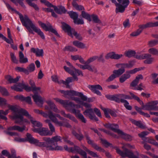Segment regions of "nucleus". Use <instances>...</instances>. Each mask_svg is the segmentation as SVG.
Instances as JSON below:
<instances>
[{
	"mask_svg": "<svg viewBox=\"0 0 158 158\" xmlns=\"http://www.w3.org/2000/svg\"><path fill=\"white\" fill-rule=\"evenodd\" d=\"M54 99L56 102H59L63 105L66 110L74 114L82 122L84 123H86V120L83 115L80 113V110L74 108L75 107H77V108H80V107L78 106V105L74 104L72 102H69L68 100H64L57 98H55Z\"/></svg>",
	"mask_w": 158,
	"mask_h": 158,
	"instance_id": "obj_1",
	"label": "nucleus"
},
{
	"mask_svg": "<svg viewBox=\"0 0 158 158\" xmlns=\"http://www.w3.org/2000/svg\"><path fill=\"white\" fill-rule=\"evenodd\" d=\"M3 2L6 4L8 10H11V11H14L16 13L19 15L22 25L26 27L30 33L34 34L32 30L28 26V25L31 21L28 17L27 15H24V16H23L21 14L13 8L9 3L6 2L5 1H3Z\"/></svg>",
	"mask_w": 158,
	"mask_h": 158,
	"instance_id": "obj_2",
	"label": "nucleus"
},
{
	"mask_svg": "<svg viewBox=\"0 0 158 158\" xmlns=\"http://www.w3.org/2000/svg\"><path fill=\"white\" fill-rule=\"evenodd\" d=\"M116 152L123 157H127L129 158H139V153L137 151L135 152L136 154L134 155L132 151L127 148L124 149V152H122L117 147H114Z\"/></svg>",
	"mask_w": 158,
	"mask_h": 158,
	"instance_id": "obj_3",
	"label": "nucleus"
},
{
	"mask_svg": "<svg viewBox=\"0 0 158 158\" xmlns=\"http://www.w3.org/2000/svg\"><path fill=\"white\" fill-rule=\"evenodd\" d=\"M118 3L116 5V7L115 12L123 13L124 12L125 8H127L129 4V0H117Z\"/></svg>",
	"mask_w": 158,
	"mask_h": 158,
	"instance_id": "obj_4",
	"label": "nucleus"
},
{
	"mask_svg": "<svg viewBox=\"0 0 158 158\" xmlns=\"http://www.w3.org/2000/svg\"><path fill=\"white\" fill-rule=\"evenodd\" d=\"M139 100L142 102H138L142 106V109L148 110H155L156 106L158 104V101H154L150 102L145 105H144L143 102L139 99Z\"/></svg>",
	"mask_w": 158,
	"mask_h": 158,
	"instance_id": "obj_5",
	"label": "nucleus"
},
{
	"mask_svg": "<svg viewBox=\"0 0 158 158\" xmlns=\"http://www.w3.org/2000/svg\"><path fill=\"white\" fill-rule=\"evenodd\" d=\"M8 107L9 110H11L13 112L14 115L12 116L15 115V114H22L24 116H26L27 114H28V113L27 110L22 108H19L17 106H12L8 105ZM13 118V117H12Z\"/></svg>",
	"mask_w": 158,
	"mask_h": 158,
	"instance_id": "obj_6",
	"label": "nucleus"
},
{
	"mask_svg": "<svg viewBox=\"0 0 158 158\" xmlns=\"http://www.w3.org/2000/svg\"><path fill=\"white\" fill-rule=\"evenodd\" d=\"M84 136L87 140L88 144L91 145L92 147L96 150L102 152H105V151L103 148L99 147L96 143L94 142V141L91 140L90 137H89L88 133L87 131H84Z\"/></svg>",
	"mask_w": 158,
	"mask_h": 158,
	"instance_id": "obj_7",
	"label": "nucleus"
},
{
	"mask_svg": "<svg viewBox=\"0 0 158 158\" xmlns=\"http://www.w3.org/2000/svg\"><path fill=\"white\" fill-rule=\"evenodd\" d=\"M112 101L118 103L120 102L123 103L124 106L127 109L129 110H131L132 109V107L129 105V103L127 100L123 98L120 99L119 94L114 95Z\"/></svg>",
	"mask_w": 158,
	"mask_h": 158,
	"instance_id": "obj_8",
	"label": "nucleus"
},
{
	"mask_svg": "<svg viewBox=\"0 0 158 158\" xmlns=\"http://www.w3.org/2000/svg\"><path fill=\"white\" fill-rule=\"evenodd\" d=\"M38 23L41 27L46 31H50L51 32L54 33L57 37H60V35L57 33V31L55 29L53 28L52 26L49 23H47V25L40 21L38 22Z\"/></svg>",
	"mask_w": 158,
	"mask_h": 158,
	"instance_id": "obj_9",
	"label": "nucleus"
},
{
	"mask_svg": "<svg viewBox=\"0 0 158 158\" xmlns=\"http://www.w3.org/2000/svg\"><path fill=\"white\" fill-rule=\"evenodd\" d=\"M98 58V56H94L88 58L85 61L86 65H88L89 66V68L88 69L89 71L94 73H96L98 72L97 69L95 66L89 64L90 63L93 62L97 60Z\"/></svg>",
	"mask_w": 158,
	"mask_h": 158,
	"instance_id": "obj_10",
	"label": "nucleus"
},
{
	"mask_svg": "<svg viewBox=\"0 0 158 158\" xmlns=\"http://www.w3.org/2000/svg\"><path fill=\"white\" fill-rule=\"evenodd\" d=\"M42 139L44 141L48 142L50 145H52L53 144H57V142L60 141L61 138L60 136L57 135L52 137L51 138L44 137Z\"/></svg>",
	"mask_w": 158,
	"mask_h": 158,
	"instance_id": "obj_11",
	"label": "nucleus"
},
{
	"mask_svg": "<svg viewBox=\"0 0 158 158\" xmlns=\"http://www.w3.org/2000/svg\"><path fill=\"white\" fill-rule=\"evenodd\" d=\"M23 115L22 114H15V115L13 117V119H16L15 123H18L20 125H23L25 123H29L30 122L27 119L23 118Z\"/></svg>",
	"mask_w": 158,
	"mask_h": 158,
	"instance_id": "obj_12",
	"label": "nucleus"
},
{
	"mask_svg": "<svg viewBox=\"0 0 158 158\" xmlns=\"http://www.w3.org/2000/svg\"><path fill=\"white\" fill-rule=\"evenodd\" d=\"M74 151L82 156L83 158H87V154L86 152L81 149L78 146L74 145V148L71 147L69 148L68 152H73Z\"/></svg>",
	"mask_w": 158,
	"mask_h": 158,
	"instance_id": "obj_13",
	"label": "nucleus"
},
{
	"mask_svg": "<svg viewBox=\"0 0 158 158\" xmlns=\"http://www.w3.org/2000/svg\"><path fill=\"white\" fill-rule=\"evenodd\" d=\"M33 131L35 132L39 133L42 136L51 135L52 133L47 128L42 127L40 128H34Z\"/></svg>",
	"mask_w": 158,
	"mask_h": 158,
	"instance_id": "obj_14",
	"label": "nucleus"
},
{
	"mask_svg": "<svg viewBox=\"0 0 158 158\" xmlns=\"http://www.w3.org/2000/svg\"><path fill=\"white\" fill-rule=\"evenodd\" d=\"M67 95L70 96H79L81 100L84 101H86L87 100V97L84 95L83 93L73 90H67Z\"/></svg>",
	"mask_w": 158,
	"mask_h": 158,
	"instance_id": "obj_15",
	"label": "nucleus"
},
{
	"mask_svg": "<svg viewBox=\"0 0 158 158\" xmlns=\"http://www.w3.org/2000/svg\"><path fill=\"white\" fill-rule=\"evenodd\" d=\"M83 114L85 116H88L91 120H94L96 121L98 120V118L94 114L93 110L91 108L86 110L83 112Z\"/></svg>",
	"mask_w": 158,
	"mask_h": 158,
	"instance_id": "obj_16",
	"label": "nucleus"
},
{
	"mask_svg": "<svg viewBox=\"0 0 158 158\" xmlns=\"http://www.w3.org/2000/svg\"><path fill=\"white\" fill-rule=\"evenodd\" d=\"M129 94L131 95V96L125 94H119L120 99L123 98L124 99H127L129 100L134 99L135 100H136L138 102H140V103L141 102L142 103V102L139 100V97L135 95L131 92H130Z\"/></svg>",
	"mask_w": 158,
	"mask_h": 158,
	"instance_id": "obj_17",
	"label": "nucleus"
},
{
	"mask_svg": "<svg viewBox=\"0 0 158 158\" xmlns=\"http://www.w3.org/2000/svg\"><path fill=\"white\" fill-rule=\"evenodd\" d=\"M30 28H31L32 29L33 31L36 33L38 35H40V37L43 39H44L45 38V36L42 31L41 30L37 27L35 25L32 23L31 21V22L28 25Z\"/></svg>",
	"mask_w": 158,
	"mask_h": 158,
	"instance_id": "obj_18",
	"label": "nucleus"
},
{
	"mask_svg": "<svg viewBox=\"0 0 158 158\" xmlns=\"http://www.w3.org/2000/svg\"><path fill=\"white\" fill-rule=\"evenodd\" d=\"M30 28H31L32 29L33 31L36 33L38 35H40V37L43 39H44L45 38V36L42 31L41 30L37 27L35 25L32 23L31 21V22L28 25Z\"/></svg>",
	"mask_w": 158,
	"mask_h": 158,
	"instance_id": "obj_19",
	"label": "nucleus"
},
{
	"mask_svg": "<svg viewBox=\"0 0 158 158\" xmlns=\"http://www.w3.org/2000/svg\"><path fill=\"white\" fill-rule=\"evenodd\" d=\"M88 88L94 93L96 94L97 95L100 96L101 95V92L98 90V89L101 90H102V86L99 85H89L88 86Z\"/></svg>",
	"mask_w": 158,
	"mask_h": 158,
	"instance_id": "obj_20",
	"label": "nucleus"
},
{
	"mask_svg": "<svg viewBox=\"0 0 158 158\" xmlns=\"http://www.w3.org/2000/svg\"><path fill=\"white\" fill-rule=\"evenodd\" d=\"M32 97L34 102L39 107H41L44 103V99L41 96L37 94H34Z\"/></svg>",
	"mask_w": 158,
	"mask_h": 158,
	"instance_id": "obj_21",
	"label": "nucleus"
},
{
	"mask_svg": "<svg viewBox=\"0 0 158 158\" xmlns=\"http://www.w3.org/2000/svg\"><path fill=\"white\" fill-rule=\"evenodd\" d=\"M123 56V55L121 54H116L114 52H112L107 53L105 56V58L106 59H108L109 58L111 59H114L115 60H118Z\"/></svg>",
	"mask_w": 158,
	"mask_h": 158,
	"instance_id": "obj_22",
	"label": "nucleus"
},
{
	"mask_svg": "<svg viewBox=\"0 0 158 158\" xmlns=\"http://www.w3.org/2000/svg\"><path fill=\"white\" fill-rule=\"evenodd\" d=\"M104 127L107 128H109L114 131L117 133L118 134L121 130L118 129L119 126L116 124L107 123L104 125Z\"/></svg>",
	"mask_w": 158,
	"mask_h": 158,
	"instance_id": "obj_23",
	"label": "nucleus"
},
{
	"mask_svg": "<svg viewBox=\"0 0 158 158\" xmlns=\"http://www.w3.org/2000/svg\"><path fill=\"white\" fill-rule=\"evenodd\" d=\"M62 26V27L63 30L65 32H67L68 34L72 38L73 37V34L72 33V30L74 29L73 28H71V27L66 23L62 22L61 23Z\"/></svg>",
	"mask_w": 158,
	"mask_h": 158,
	"instance_id": "obj_24",
	"label": "nucleus"
},
{
	"mask_svg": "<svg viewBox=\"0 0 158 158\" xmlns=\"http://www.w3.org/2000/svg\"><path fill=\"white\" fill-rule=\"evenodd\" d=\"M134 65V62L133 61H129L128 63L117 64L116 66L118 68H130L132 67Z\"/></svg>",
	"mask_w": 158,
	"mask_h": 158,
	"instance_id": "obj_25",
	"label": "nucleus"
},
{
	"mask_svg": "<svg viewBox=\"0 0 158 158\" xmlns=\"http://www.w3.org/2000/svg\"><path fill=\"white\" fill-rule=\"evenodd\" d=\"M52 7L54 8L55 11L59 14H65L67 11L65 7L61 6H59L57 7L53 5Z\"/></svg>",
	"mask_w": 158,
	"mask_h": 158,
	"instance_id": "obj_26",
	"label": "nucleus"
},
{
	"mask_svg": "<svg viewBox=\"0 0 158 158\" xmlns=\"http://www.w3.org/2000/svg\"><path fill=\"white\" fill-rule=\"evenodd\" d=\"M25 128L26 127L24 125L22 127L14 125L9 127L7 128V130L8 131H17L19 132H22L25 130Z\"/></svg>",
	"mask_w": 158,
	"mask_h": 158,
	"instance_id": "obj_27",
	"label": "nucleus"
},
{
	"mask_svg": "<svg viewBox=\"0 0 158 158\" xmlns=\"http://www.w3.org/2000/svg\"><path fill=\"white\" fill-rule=\"evenodd\" d=\"M52 120L55 123L58 124L60 126H63L67 128H70L71 127V126L68 123L59 122L58 121L57 119H56L53 116L52 117Z\"/></svg>",
	"mask_w": 158,
	"mask_h": 158,
	"instance_id": "obj_28",
	"label": "nucleus"
},
{
	"mask_svg": "<svg viewBox=\"0 0 158 158\" xmlns=\"http://www.w3.org/2000/svg\"><path fill=\"white\" fill-rule=\"evenodd\" d=\"M28 115L27 114L26 116L30 120L31 123L34 126L38 127L42 126V124L40 122L34 120L31 115L29 114L28 113Z\"/></svg>",
	"mask_w": 158,
	"mask_h": 158,
	"instance_id": "obj_29",
	"label": "nucleus"
},
{
	"mask_svg": "<svg viewBox=\"0 0 158 158\" xmlns=\"http://www.w3.org/2000/svg\"><path fill=\"white\" fill-rule=\"evenodd\" d=\"M32 52L35 53L36 56H43L44 55V51L42 49H40L38 48H32L31 49Z\"/></svg>",
	"mask_w": 158,
	"mask_h": 158,
	"instance_id": "obj_30",
	"label": "nucleus"
},
{
	"mask_svg": "<svg viewBox=\"0 0 158 158\" xmlns=\"http://www.w3.org/2000/svg\"><path fill=\"white\" fill-rule=\"evenodd\" d=\"M19 76H17L16 78H13L11 76L7 75L5 76V78L10 83H15L17 82L20 78Z\"/></svg>",
	"mask_w": 158,
	"mask_h": 158,
	"instance_id": "obj_31",
	"label": "nucleus"
},
{
	"mask_svg": "<svg viewBox=\"0 0 158 158\" xmlns=\"http://www.w3.org/2000/svg\"><path fill=\"white\" fill-rule=\"evenodd\" d=\"M64 69L66 72H68L73 76V78L75 80H76L77 81L78 80V78L76 75H75V72L73 69H71L70 68V67H68L66 66H64Z\"/></svg>",
	"mask_w": 158,
	"mask_h": 158,
	"instance_id": "obj_32",
	"label": "nucleus"
},
{
	"mask_svg": "<svg viewBox=\"0 0 158 158\" xmlns=\"http://www.w3.org/2000/svg\"><path fill=\"white\" fill-rule=\"evenodd\" d=\"M118 134L120 135L121 137L126 140L131 141L132 139L131 136L125 133H124L121 130Z\"/></svg>",
	"mask_w": 158,
	"mask_h": 158,
	"instance_id": "obj_33",
	"label": "nucleus"
},
{
	"mask_svg": "<svg viewBox=\"0 0 158 158\" xmlns=\"http://www.w3.org/2000/svg\"><path fill=\"white\" fill-rule=\"evenodd\" d=\"M19 61L20 63L25 64L28 62L27 58L24 57V55L22 51L19 52Z\"/></svg>",
	"mask_w": 158,
	"mask_h": 158,
	"instance_id": "obj_34",
	"label": "nucleus"
},
{
	"mask_svg": "<svg viewBox=\"0 0 158 158\" xmlns=\"http://www.w3.org/2000/svg\"><path fill=\"white\" fill-rule=\"evenodd\" d=\"M143 77L142 75H139L137 76L135 79L133 80L131 83L130 86L135 87L138 83L140 79H142Z\"/></svg>",
	"mask_w": 158,
	"mask_h": 158,
	"instance_id": "obj_35",
	"label": "nucleus"
},
{
	"mask_svg": "<svg viewBox=\"0 0 158 158\" xmlns=\"http://www.w3.org/2000/svg\"><path fill=\"white\" fill-rule=\"evenodd\" d=\"M38 141L37 142L34 143L39 147H45L47 150H49V148L50 147V145L48 142L46 141L45 142H39L38 140Z\"/></svg>",
	"mask_w": 158,
	"mask_h": 158,
	"instance_id": "obj_36",
	"label": "nucleus"
},
{
	"mask_svg": "<svg viewBox=\"0 0 158 158\" xmlns=\"http://www.w3.org/2000/svg\"><path fill=\"white\" fill-rule=\"evenodd\" d=\"M63 148L62 147L57 146V144H53L52 145H50L49 148V150L51 151L54 150H62Z\"/></svg>",
	"mask_w": 158,
	"mask_h": 158,
	"instance_id": "obj_37",
	"label": "nucleus"
},
{
	"mask_svg": "<svg viewBox=\"0 0 158 158\" xmlns=\"http://www.w3.org/2000/svg\"><path fill=\"white\" fill-rule=\"evenodd\" d=\"M150 56H151V54L148 53H144L140 55H136L134 57L138 59L143 60L145 59L146 58H148Z\"/></svg>",
	"mask_w": 158,
	"mask_h": 158,
	"instance_id": "obj_38",
	"label": "nucleus"
},
{
	"mask_svg": "<svg viewBox=\"0 0 158 158\" xmlns=\"http://www.w3.org/2000/svg\"><path fill=\"white\" fill-rule=\"evenodd\" d=\"M29 83L31 86V87L33 88V92L39 91L40 93H42V92L40 90V87H36L35 86V83L33 81L30 80L29 81Z\"/></svg>",
	"mask_w": 158,
	"mask_h": 158,
	"instance_id": "obj_39",
	"label": "nucleus"
},
{
	"mask_svg": "<svg viewBox=\"0 0 158 158\" xmlns=\"http://www.w3.org/2000/svg\"><path fill=\"white\" fill-rule=\"evenodd\" d=\"M73 44L74 45L78 48L83 49L86 48L84 44L78 41H74L73 42Z\"/></svg>",
	"mask_w": 158,
	"mask_h": 158,
	"instance_id": "obj_40",
	"label": "nucleus"
},
{
	"mask_svg": "<svg viewBox=\"0 0 158 158\" xmlns=\"http://www.w3.org/2000/svg\"><path fill=\"white\" fill-rule=\"evenodd\" d=\"M72 133L76 138L80 141L81 140L84 138V136L81 132H79V134H78L75 131L73 130Z\"/></svg>",
	"mask_w": 158,
	"mask_h": 158,
	"instance_id": "obj_41",
	"label": "nucleus"
},
{
	"mask_svg": "<svg viewBox=\"0 0 158 158\" xmlns=\"http://www.w3.org/2000/svg\"><path fill=\"white\" fill-rule=\"evenodd\" d=\"M125 71V69H124L123 68H119L118 70H114L113 72V73L115 74L117 77H118L122 74Z\"/></svg>",
	"mask_w": 158,
	"mask_h": 158,
	"instance_id": "obj_42",
	"label": "nucleus"
},
{
	"mask_svg": "<svg viewBox=\"0 0 158 158\" xmlns=\"http://www.w3.org/2000/svg\"><path fill=\"white\" fill-rule=\"evenodd\" d=\"M27 137L26 141H27L31 143H34L38 142V139H35L33 138L30 133H27Z\"/></svg>",
	"mask_w": 158,
	"mask_h": 158,
	"instance_id": "obj_43",
	"label": "nucleus"
},
{
	"mask_svg": "<svg viewBox=\"0 0 158 158\" xmlns=\"http://www.w3.org/2000/svg\"><path fill=\"white\" fill-rule=\"evenodd\" d=\"M44 121L46 123L48 124L49 127L50 129V132L52 133H52L55 132V128L54 126L50 120L47 119L45 120Z\"/></svg>",
	"mask_w": 158,
	"mask_h": 158,
	"instance_id": "obj_44",
	"label": "nucleus"
},
{
	"mask_svg": "<svg viewBox=\"0 0 158 158\" xmlns=\"http://www.w3.org/2000/svg\"><path fill=\"white\" fill-rule=\"evenodd\" d=\"M67 13L69 15L70 18L73 19V21L78 18V14L76 12L71 11L68 12Z\"/></svg>",
	"mask_w": 158,
	"mask_h": 158,
	"instance_id": "obj_45",
	"label": "nucleus"
},
{
	"mask_svg": "<svg viewBox=\"0 0 158 158\" xmlns=\"http://www.w3.org/2000/svg\"><path fill=\"white\" fill-rule=\"evenodd\" d=\"M81 146L83 149L86 152H87L90 155H91L93 157H98V156L97 154L94 152L89 150L87 148L84 146V145H82Z\"/></svg>",
	"mask_w": 158,
	"mask_h": 158,
	"instance_id": "obj_46",
	"label": "nucleus"
},
{
	"mask_svg": "<svg viewBox=\"0 0 158 158\" xmlns=\"http://www.w3.org/2000/svg\"><path fill=\"white\" fill-rule=\"evenodd\" d=\"M131 122L133 124L139 128L143 129L145 128V126L141 123L140 121L133 119L131 120Z\"/></svg>",
	"mask_w": 158,
	"mask_h": 158,
	"instance_id": "obj_47",
	"label": "nucleus"
},
{
	"mask_svg": "<svg viewBox=\"0 0 158 158\" xmlns=\"http://www.w3.org/2000/svg\"><path fill=\"white\" fill-rule=\"evenodd\" d=\"M130 77V75L126 72L125 73L123 74L119 78V81L121 83H123L127 79L129 78Z\"/></svg>",
	"mask_w": 158,
	"mask_h": 158,
	"instance_id": "obj_48",
	"label": "nucleus"
},
{
	"mask_svg": "<svg viewBox=\"0 0 158 158\" xmlns=\"http://www.w3.org/2000/svg\"><path fill=\"white\" fill-rule=\"evenodd\" d=\"M135 51L130 50L125 51L124 52V55L130 58L132 56H135Z\"/></svg>",
	"mask_w": 158,
	"mask_h": 158,
	"instance_id": "obj_49",
	"label": "nucleus"
},
{
	"mask_svg": "<svg viewBox=\"0 0 158 158\" xmlns=\"http://www.w3.org/2000/svg\"><path fill=\"white\" fill-rule=\"evenodd\" d=\"M81 16L83 18L86 19L89 22L91 21V15L84 10L81 11Z\"/></svg>",
	"mask_w": 158,
	"mask_h": 158,
	"instance_id": "obj_50",
	"label": "nucleus"
},
{
	"mask_svg": "<svg viewBox=\"0 0 158 158\" xmlns=\"http://www.w3.org/2000/svg\"><path fill=\"white\" fill-rule=\"evenodd\" d=\"M35 69V64L33 63H31L30 64L28 67H27V75H28L29 73L33 72Z\"/></svg>",
	"mask_w": 158,
	"mask_h": 158,
	"instance_id": "obj_51",
	"label": "nucleus"
},
{
	"mask_svg": "<svg viewBox=\"0 0 158 158\" xmlns=\"http://www.w3.org/2000/svg\"><path fill=\"white\" fill-rule=\"evenodd\" d=\"M72 5L77 10L80 11L82 10H84V8L83 6L81 5H78L76 2H72Z\"/></svg>",
	"mask_w": 158,
	"mask_h": 158,
	"instance_id": "obj_52",
	"label": "nucleus"
},
{
	"mask_svg": "<svg viewBox=\"0 0 158 158\" xmlns=\"http://www.w3.org/2000/svg\"><path fill=\"white\" fill-rule=\"evenodd\" d=\"M48 117L54 123V122L52 120V117L53 116L54 118H55L56 119H57L56 117H57L59 118H60L61 116H60L58 114H54L51 111H50L48 112Z\"/></svg>",
	"mask_w": 158,
	"mask_h": 158,
	"instance_id": "obj_53",
	"label": "nucleus"
},
{
	"mask_svg": "<svg viewBox=\"0 0 158 158\" xmlns=\"http://www.w3.org/2000/svg\"><path fill=\"white\" fill-rule=\"evenodd\" d=\"M91 17L92 19L94 22L96 23H100L101 21L99 19L98 16L96 15L93 14L91 15Z\"/></svg>",
	"mask_w": 158,
	"mask_h": 158,
	"instance_id": "obj_54",
	"label": "nucleus"
},
{
	"mask_svg": "<svg viewBox=\"0 0 158 158\" xmlns=\"http://www.w3.org/2000/svg\"><path fill=\"white\" fill-rule=\"evenodd\" d=\"M72 32L73 34V35H74L77 39L80 40H82V38L81 35L77 31H75L74 29H73L72 30Z\"/></svg>",
	"mask_w": 158,
	"mask_h": 158,
	"instance_id": "obj_55",
	"label": "nucleus"
},
{
	"mask_svg": "<svg viewBox=\"0 0 158 158\" xmlns=\"http://www.w3.org/2000/svg\"><path fill=\"white\" fill-rule=\"evenodd\" d=\"M148 52L152 55L158 56V50L155 48H152L149 49Z\"/></svg>",
	"mask_w": 158,
	"mask_h": 158,
	"instance_id": "obj_56",
	"label": "nucleus"
},
{
	"mask_svg": "<svg viewBox=\"0 0 158 158\" xmlns=\"http://www.w3.org/2000/svg\"><path fill=\"white\" fill-rule=\"evenodd\" d=\"M64 51H70L71 52L73 51H77V49L76 48H74L73 47L68 46H66L64 48Z\"/></svg>",
	"mask_w": 158,
	"mask_h": 158,
	"instance_id": "obj_57",
	"label": "nucleus"
},
{
	"mask_svg": "<svg viewBox=\"0 0 158 158\" xmlns=\"http://www.w3.org/2000/svg\"><path fill=\"white\" fill-rule=\"evenodd\" d=\"M149 132L147 131H143L140 134H138L139 136L142 139L145 141V140L146 139L145 136L148 134Z\"/></svg>",
	"mask_w": 158,
	"mask_h": 158,
	"instance_id": "obj_58",
	"label": "nucleus"
},
{
	"mask_svg": "<svg viewBox=\"0 0 158 158\" xmlns=\"http://www.w3.org/2000/svg\"><path fill=\"white\" fill-rule=\"evenodd\" d=\"M158 44V41L156 40H152L148 42V44L149 47H153Z\"/></svg>",
	"mask_w": 158,
	"mask_h": 158,
	"instance_id": "obj_59",
	"label": "nucleus"
},
{
	"mask_svg": "<svg viewBox=\"0 0 158 158\" xmlns=\"http://www.w3.org/2000/svg\"><path fill=\"white\" fill-rule=\"evenodd\" d=\"M16 70L18 72H23L25 74L27 75V71L26 69L19 67H17L15 68Z\"/></svg>",
	"mask_w": 158,
	"mask_h": 158,
	"instance_id": "obj_60",
	"label": "nucleus"
},
{
	"mask_svg": "<svg viewBox=\"0 0 158 158\" xmlns=\"http://www.w3.org/2000/svg\"><path fill=\"white\" fill-rule=\"evenodd\" d=\"M101 140L102 143L106 147H108L109 146L113 147L112 144L107 142L106 140L102 139Z\"/></svg>",
	"mask_w": 158,
	"mask_h": 158,
	"instance_id": "obj_61",
	"label": "nucleus"
},
{
	"mask_svg": "<svg viewBox=\"0 0 158 158\" xmlns=\"http://www.w3.org/2000/svg\"><path fill=\"white\" fill-rule=\"evenodd\" d=\"M0 92L4 96H8L9 94L6 88L0 86Z\"/></svg>",
	"mask_w": 158,
	"mask_h": 158,
	"instance_id": "obj_62",
	"label": "nucleus"
},
{
	"mask_svg": "<svg viewBox=\"0 0 158 158\" xmlns=\"http://www.w3.org/2000/svg\"><path fill=\"white\" fill-rule=\"evenodd\" d=\"M147 27H158V21L155 23L149 22L146 23Z\"/></svg>",
	"mask_w": 158,
	"mask_h": 158,
	"instance_id": "obj_63",
	"label": "nucleus"
},
{
	"mask_svg": "<svg viewBox=\"0 0 158 158\" xmlns=\"http://www.w3.org/2000/svg\"><path fill=\"white\" fill-rule=\"evenodd\" d=\"M146 60L144 61V63L145 64H152L154 60V58L153 57H151V56L149 57L148 58H146Z\"/></svg>",
	"mask_w": 158,
	"mask_h": 158,
	"instance_id": "obj_64",
	"label": "nucleus"
}]
</instances>
